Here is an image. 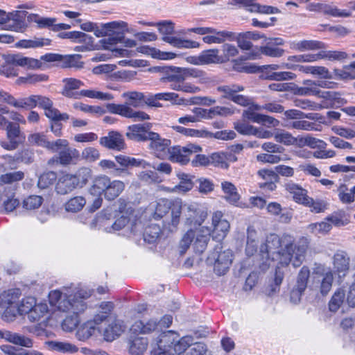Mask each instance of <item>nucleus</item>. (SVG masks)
<instances>
[{"instance_id":"nucleus-14","label":"nucleus","mask_w":355,"mask_h":355,"mask_svg":"<svg viewBox=\"0 0 355 355\" xmlns=\"http://www.w3.org/2000/svg\"><path fill=\"white\" fill-rule=\"evenodd\" d=\"M36 106L44 110V114L48 119H57L59 116L61 119H67V113H60V112L53 107V101L48 97L35 95Z\"/></svg>"},{"instance_id":"nucleus-50","label":"nucleus","mask_w":355,"mask_h":355,"mask_svg":"<svg viewBox=\"0 0 355 355\" xmlns=\"http://www.w3.org/2000/svg\"><path fill=\"white\" fill-rule=\"evenodd\" d=\"M43 202V198L37 195H31L26 198L22 202L23 207L27 210L38 209Z\"/></svg>"},{"instance_id":"nucleus-29","label":"nucleus","mask_w":355,"mask_h":355,"mask_svg":"<svg viewBox=\"0 0 355 355\" xmlns=\"http://www.w3.org/2000/svg\"><path fill=\"white\" fill-rule=\"evenodd\" d=\"M80 153L77 149L68 146L59 152L57 159L60 164L66 166L70 164L73 159H78Z\"/></svg>"},{"instance_id":"nucleus-35","label":"nucleus","mask_w":355,"mask_h":355,"mask_svg":"<svg viewBox=\"0 0 355 355\" xmlns=\"http://www.w3.org/2000/svg\"><path fill=\"white\" fill-rule=\"evenodd\" d=\"M46 344L50 349L59 352L74 353L78 349L76 345L66 342L51 340L46 342Z\"/></svg>"},{"instance_id":"nucleus-40","label":"nucleus","mask_w":355,"mask_h":355,"mask_svg":"<svg viewBox=\"0 0 355 355\" xmlns=\"http://www.w3.org/2000/svg\"><path fill=\"white\" fill-rule=\"evenodd\" d=\"M57 179V173L53 171H48L42 173L38 179L37 186L40 189H44L54 184Z\"/></svg>"},{"instance_id":"nucleus-33","label":"nucleus","mask_w":355,"mask_h":355,"mask_svg":"<svg viewBox=\"0 0 355 355\" xmlns=\"http://www.w3.org/2000/svg\"><path fill=\"white\" fill-rule=\"evenodd\" d=\"M147 346V338L136 337L130 343L129 352L131 355H141L146 350Z\"/></svg>"},{"instance_id":"nucleus-13","label":"nucleus","mask_w":355,"mask_h":355,"mask_svg":"<svg viewBox=\"0 0 355 355\" xmlns=\"http://www.w3.org/2000/svg\"><path fill=\"white\" fill-rule=\"evenodd\" d=\"M100 144L110 150H122L125 148L123 135L117 131H110L108 135L102 137L99 140Z\"/></svg>"},{"instance_id":"nucleus-11","label":"nucleus","mask_w":355,"mask_h":355,"mask_svg":"<svg viewBox=\"0 0 355 355\" xmlns=\"http://www.w3.org/2000/svg\"><path fill=\"white\" fill-rule=\"evenodd\" d=\"M107 111L112 114H119L123 117L133 119L134 121H144L150 119V116L142 111H135L128 105H115V103L106 105Z\"/></svg>"},{"instance_id":"nucleus-62","label":"nucleus","mask_w":355,"mask_h":355,"mask_svg":"<svg viewBox=\"0 0 355 355\" xmlns=\"http://www.w3.org/2000/svg\"><path fill=\"white\" fill-rule=\"evenodd\" d=\"M81 157L87 162H94L100 158V153L94 147H87L83 150Z\"/></svg>"},{"instance_id":"nucleus-20","label":"nucleus","mask_w":355,"mask_h":355,"mask_svg":"<svg viewBox=\"0 0 355 355\" xmlns=\"http://www.w3.org/2000/svg\"><path fill=\"white\" fill-rule=\"evenodd\" d=\"M157 320L150 319L146 322L142 320L136 321L131 327L130 330L135 334H150L158 330Z\"/></svg>"},{"instance_id":"nucleus-42","label":"nucleus","mask_w":355,"mask_h":355,"mask_svg":"<svg viewBox=\"0 0 355 355\" xmlns=\"http://www.w3.org/2000/svg\"><path fill=\"white\" fill-rule=\"evenodd\" d=\"M9 15V22L12 21V24L8 25L10 28L17 30L21 28V24L23 23L26 12L25 11H14L8 13Z\"/></svg>"},{"instance_id":"nucleus-37","label":"nucleus","mask_w":355,"mask_h":355,"mask_svg":"<svg viewBox=\"0 0 355 355\" xmlns=\"http://www.w3.org/2000/svg\"><path fill=\"white\" fill-rule=\"evenodd\" d=\"M222 189L226 194L225 199L232 204L238 202L240 196L236 191V187L230 182H222Z\"/></svg>"},{"instance_id":"nucleus-5","label":"nucleus","mask_w":355,"mask_h":355,"mask_svg":"<svg viewBox=\"0 0 355 355\" xmlns=\"http://www.w3.org/2000/svg\"><path fill=\"white\" fill-rule=\"evenodd\" d=\"M159 31L164 35L162 40L177 48L193 49L199 47L198 42L188 40L169 36L174 32V24L170 21H164L157 24Z\"/></svg>"},{"instance_id":"nucleus-56","label":"nucleus","mask_w":355,"mask_h":355,"mask_svg":"<svg viewBox=\"0 0 355 355\" xmlns=\"http://www.w3.org/2000/svg\"><path fill=\"white\" fill-rule=\"evenodd\" d=\"M295 74L290 71L272 72L266 73L265 79L270 80H287L295 78Z\"/></svg>"},{"instance_id":"nucleus-7","label":"nucleus","mask_w":355,"mask_h":355,"mask_svg":"<svg viewBox=\"0 0 355 355\" xmlns=\"http://www.w3.org/2000/svg\"><path fill=\"white\" fill-rule=\"evenodd\" d=\"M152 123H144L134 124L128 127L125 136L128 139L135 141H146L157 137V133L150 131Z\"/></svg>"},{"instance_id":"nucleus-34","label":"nucleus","mask_w":355,"mask_h":355,"mask_svg":"<svg viewBox=\"0 0 355 355\" xmlns=\"http://www.w3.org/2000/svg\"><path fill=\"white\" fill-rule=\"evenodd\" d=\"M326 220L327 221L311 223L309 225L308 229L311 233L315 234H325L329 232L332 227L331 223L333 222V216H328Z\"/></svg>"},{"instance_id":"nucleus-59","label":"nucleus","mask_w":355,"mask_h":355,"mask_svg":"<svg viewBox=\"0 0 355 355\" xmlns=\"http://www.w3.org/2000/svg\"><path fill=\"white\" fill-rule=\"evenodd\" d=\"M295 48L300 51L320 49L322 48V44L315 40H302L296 43Z\"/></svg>"},{"instance_id":"nucleus-51","label":"nucleus","mask_w":355,"mask_h":355,"mask_svg":"<svg viewBox=\"0 0 355 355\" xmlns=\"http://www.w3.org/2000/svg\"><path fill=\"white\" fill-rule=\"evenodd\" d=\"M86 203L83 197L76 196L71 198L66 204L65 209L67 211L77 212L80 211Z\"/></svg>"},{"instance_id":"nucleus-9","label":"nucleus","mask_w":355,"mask_h":355,"mask_svg":"<svg viewBox=\"0 0 355 355\" xmlns=\"http://www.w3.org/2000/svg\"><path fill=\"white\" fill-rule=\"evenodd\" d=\"M201 151L202 148L200 146L193 144H187L184 147L176 146L171 148L168 158L173 162L184 165L189 162V157L192 153Z\"/></svg>"},{"instance_id":"nucleus-17","label":"nucleus","mask_w":355,"mask_h":355,"mask_svg":"<svg viewBox=\"0 0 355 355\" xmlns=\"http://www.w3.org/2000/svg\"><path fill=\"white\" fill-rule=\"evenodd\" d=\"M6 62L13 64L15 66L26 67L30 69H36L41 67V62L34 58L24 57L19 54L8 55Z\"/></svg>"},{"instance_id":"nucleus-25","label":"nucleus","mask_w":355,"mask_h":355,"mask_svg":"<svg viewBox=\"0 0 355 355\" xmlns=\"http://www.w3.org/2000/svg\"><path fill=\"white\" fill-rule=\"evenodd\" d=\"M51 43V40L49 38L34 37L30 40H21L16 44V46L25 49L40 48L44 46H49Z\"/></svg>"},{"instance_id":"nucleus-3","label":"nucleus","mask_w":355,"mask_h":355,"mask_svg":"<svg viewBox=\"0 0 355 355\" xmlns=\"http://www.w3.org/2000/svg\"><path fill=\"white\" fill-rule=\"evenodd\" d=\"M157 70L163 76L160 78L162 83H170V87L175 91L194 94L199 91V88L193 85L185 83L183 67L175 66H159Z\"/></svg>"},{"instance_id":"nucleus-63","label":"nucleus","mask_w":355,"mask_h":355,"mask_svg":"<svg viewBox=\"0 0 355 355\" xmlns=\"http://www.w3.org/2000/svg\"><path fill=\"white\" fill-rule=\"evenodd\" d=\"M206 352L207 346L205 343L193 342L183 355H204Z\"/></svg>"},{"instance_id":"nucleus-24","label":"nucleus","mask_w":355,"mask_h":355,"mask_svg":"<svg viewBox=\"0 0 355 355\" xmlns=\"http://www.w3.org/2000/svg\"><path fill=\"white\" fill-rule=\"evenodd\" d=\"M284 273L277 266L275 269V276L272 282L265 289V293L268 296H272L280 291V286L283 282Z\"/></svg>"},{"instance_id":"nucleus-12","label":"nucleus","mask_w":355,"mask_h":355,"mask_svg":"<svg viewBox=\"0 0 355 355\" xmlns=\"http://www.w3.org/2000/svg\"><path fill=\"white\" fill-rule=\"evenodd\" d=\"M232 5H239L245 7L251 12H259L261 14H275L279 12V10L273 6L261 5L256 2V0H231Z\"/></svg>"},{"instance_id":"nucleus-41","label":"nucleus","mask_w":355,"mask_h":355,"mask_svg":"<svg viewBox=\"0 0 355 355\" xmlns=\"http://www.w3.org/2000/svg\"><path fill=\"white\" fill-rule=\"evenodd\" d=\"M24 178V173L20 171L6 173L0 176V184H12L21 180Z\"/></svg>"},{"instance_id":"nucleus-53","label":"nucleus","mask_w":355,"mask_h":355,"mask_svg":"<svg viewBox=\"0 0 355 355\" xmlns=\"http://www.w3.org/2000/svg\"><path fill=\"white\" fill-rule=\"evenodd\" d=\"M14 159L17 162L31 164L34 160V150L29 148H24L15 155Z\"/></svg>"},{"instance_id":"nucleus-57","label":"nucleus","mask_w":355,"mask_h":355,"mask_svg":"<svg viewBox=\"0 0 355 355\" xmlns=\"http://www.w3.org/2000/svg\"><path fill=\"white\" fill-rule=\"evenodd\" d=\"M172 202L168 200H162L157 203L154 214L155 219L163 218L171 209Z\"/></svg>"},{"instance_id":"nucleus-45","label":"nucleus","mask_w":355,"mask_h":355,"mask_svg":"<svg viewBox=\"0 0 355 355\" xmlns=\"http://www.w3.org/2000/svg\"><path fill=\"white\" fill-rule=\"evenodd\" d=\"M17 108H25L26 110L32 109L36 107L35 95H31L28 98L16 100L12 96L10 104Z\"/></svg>"},{"instance_id":"nucleus-32","label":"nucleus","mask_w":355,"mask_h":355,"mask_svg":"<svg viewBox=\"0 0 355 355\" xmlns=\"http://www.w3.org/2000/svg\"><path fill=\"white\" fill-rule=\"evenodd\" d=\"M17 300L18 292L10 290L0 295V306L6 310L15 308V306L18 304Z\"/></svg>"},{"instance_id":"nucleus-39","label":"nucleus","mask_w":355,"mask_h":355,"mask_svg":"<svg viewBox=\"0 0 355 355\" xmlns=\"http://www.w3.org/2000/svg\"><path fill=\"white\" fill-rule=\"evenodd\" d=\"M37 305L35 297H26L21 300L20 304H16L15 308H17L19 314L26 315Z\"/></svg>"},{"instance_id":"nucleus-31","label":"nucleus","mask_w":355,"mask_h":355,"mask_svg":"<svg viewBox=\"0 0 355 355\" xmlns=\"http://www.w3.org/2000/svg\"><path fill=\"white\" fill-rule=\"evenodd\" d=\"M124 188L125 185L123 182L119 180L110 181V184H109L104 193V196L108 200H113L120 195Z\"/></svg>"},{"instance_id":"nucleus-55","label":"nucleus","mask_w":355,"mask_h":355,"mask_svg":"<svg viewBox=\"0 0 355 355\" xmlns=\"http://www.w3.org/2000/svg\"><path fill=\"white\" fill-rule=\"evenodd\" d=\"M310 276V270L309 268L307 266H303L297 277V282L295 286L299 287L300 289H304L306 290L307 287V282L308 279Z\"/></svg>"},{"instance_id":"nucleus-2","label":"nucleus","mask_w":355,"mask_h":355,"mask_svg":"<svg viewBox=\"0 0 355 355\" xmlns=\"http://www.w3.org/2000/svg\"><path fill=\"white\" fill-rule=\"evenodd\" d=\"M63 290L64 292L55 290L49 293V302L52 305L56 306L60 311L75 310L78 313L87 309L85 296L80 291L73 295L68 288H64Z\"/></svg>"},{"instance_id":"nucleus-46","label":"nucleus","mask_w":355,"mask_h":355,"mask_svg":"<svg viewBox=\"0 0 355 355\" xmlns=\"http://www.w3.org/2000/svg\"><path fill=\"white\" fill-rule=\"evenodd\" d=\"M28 142L32 146L47 148L49 140L42 132H35L28 135Z\"/></svg>"},{"instance_id":"nucleus-28","label":"nucleus","mask_w":355,"mask_h":355,"mask_svg":"<svg viewBox=\"0 0 355 355\" xmlns=\"http://www.w3.org/2000/svg\"><path fill=\"white\" fill-rule=\"evenodd\" d=\"M109 184H110V179L107 176H98L93 182L90 193L94 196H100L105 192Z\"/></svg>"},{"instance_id":"nucleus-10","label":"nucleus","mask_w":355,"mask_h":355,"mask_svg":"<svg viewBox=\"0 0 355 355\" xmlns=\"http://www.w3.org/2000/svg\"><path fill=\"white\" fill-rule=\"evenodd\" d=\"M350 258L343 250H338L334 254V281L336 279L340 284L343 282L349 271Z\"/></svg>"},{"instance_id":"nucleus-49","label":"nucleus","mask_w":355,"mask_h":355,"mask_svg":"<svg viewBox=\"0 0 355 355\" xmlns=\"http://www.w3.org/2000/svg\"><path fill=\"white\" fill-rule=\"evenodd\" d=\"M81 55L79 54L63 55L62 67L82 68L84 63L80 61Z\"/></svg>"},{"instance_id":"nucleus-8","label":"nucleus","mask_w":355,"mask_h":355,"mask_svg":"<svg viewBox=\"0 0 355 355\" xmlns=\"http://www.w3.org/2000/svg\"><path fill=\"white\" fill-rule=\"evenodd\" d=\"M217 91L222 94V98L232 101L234 103L241 105L248 106L250 105V99L241 94H237L238 92L244 90L242 85H220L216 88Z\"/></svg>"},{"instance_id":"nucleus-54","label":"nucleus","mask_w":355,"mask_h":355,"mask_svg":"<svg viewBox=\"0 0 355 355\" xmlns=\"http://www.w3.org/2000/svg\"><path fill=\"white\" fill-rule=\"evenodd\" d=\"M48 311V307L45 304H39L35 306L30 312L26 315L28 318L31 322L39 320L43 315Z\"/></svg>"},{"instance_id":"nucleus-48","label":"nucleus","mask_w":355,"mask_h":355,"mask_svg":"<svg viewBox=\"0 0 355 355\" xmlns=\"http://www.w3.org/2000/svg\"><path fill=\"white\" fill-rule=\"evenodd\" d=\"M57 36L60 39H70L73 41L78 40L84 42L92 38L86 33L80 31L62 32L59 33Z\"/></svg>"},{"instance_id":"nucleus-4","label":"nucleus","mask_w":355,"mask_h":355,"mask_svg":"<svg viewBox=\"0 0 355 355\" xmlns=\"http://www.w3.org/2000/svg\"><path fill=\"white\" fill-rule=\"evenodd\" d=\"M232 252L230 250L222 251V246L218 244L207 257V261H214V270L219 276L225 275L232 262Z\"/></svg>"},{"instance_id":"nucleus-6","label":"nucleus","mask_w":355,"mask_h":355,"mask_svg":"<svg viewBox=\"0 0 355 355\" xmlns=\"http://www.w3.org/2000/svg\"><path fill=\"white\" fill-rule=\"evenodd\" d=\"M178 335L173 331L164 332L160 338V343H164V347L173 348L178 354H185L189 345L194 341L191 336H183L178 340H176Z\"/></svg>"},{"instance_id":"nucleus-21","label":"nucleus","mask_w":355,"mask_h":355,"mask_svg":"<svg viewBox=\"0 0 355 355\" xmlns=\"http://www.w3.org/2000/svg\"><path fill=\"white\" fill-rule=\"evenodd\" d=\"M123 322L115 319L104 329L103 336L107 341H112L124 331Z\"/></svg>"},{"instance_id":"nucleus-43","label":"nucleus","mask_w":355,"mask_h":355,"mask_svg":"<svg viewBox=\"0 0 355 355\" xmlns=\"http://www.w3.org/2000/svg\"><path fill=\"white\" fill-rule=\"evenodd\" d=\"M95 331V325L94 322L88 320L84 323L77 331L76 336L80 340L88 339Z\"/></svg>"},{"instance_id":"nucleus-1","label":"nucleus","mask_w":355,"mask_h":355,"mask_svg":"<svg viewBox=\"0 0 355 355\" xmlns=\"http://www.w3.org/2000/svg\"><path fill=\"white\" fill-rule=\"evenodd\" d=\"M309 241L302 236L297 241L289 234L284 233L282 236L270 234L267 236L266 243L261 245L260 251L266 254V258L272 261L278 260L282 266H286L290 263L294 268H297L302 263Z\"/></svg>"},{"instance_id":"nucleus-18","label":"nucleus","mask_w":355,"mask_h":355,"mask_svg":"<svg viewBox=\"0 0 355 355\" xmlns=\"http://www.w3.org/2000/svg\"><path fill=\"white\" fill-rule=\"evenodd\" d=\"M122 97L125 98L124 104H115V105H128V107L141 108L145 106V96L139 92H127L122 94Z\"/></svg>"},{"instance_id":"nucleus-44","label":"nucleus","mask_w":355,"mask_h":355,"mask_svg":"<svg viewBox=\"0 0 355 355\" xmlns=\"http://www.w3.org/2000/svg\"><path fill=\"white\" fill-rule=\"evenodd\" d=\"M178 177L180 182L179 184L173 188L174 191H182L184 193L190 191L193 188V184L189 175L183 173H178Z\"/></svg>"},{"instance_id":"nucleus-16","label":"nucleus","mask_w":355,"mask_h":355,"mask_svg":"<svg viewBox=\"0 0 355 355\" xmlns=\"http://www.w3.org/2000/svg\"><path fill=\"white\" fill-rule=\"evenodd\" d=\"M78 187L76 178L71 174H65L58 179L55 185V190L58 194L65 195L71 192Z\"/></svg>"},{"instance_id":"nucleus-26","label":"nucleus","mask_w":355,"mask_h":355,"mask_svg":"<svg viewBox=\"0 0 355 355\" xmlns=\"http://www.w3.org/2000/svg\"><path fill=\"white\" fill-rule=\"evenodd\" d=\"M2 126L6 127V133L8 139L10 141H17L18 144L22 143L25 139V135L20 130L18 123L8 122Z\"/></svg>"},{"instance_id":"nucleus-60","label":"nucleus","mask_w":355,"mask_h":355,"mask_svg":"<svg viewBox=\"0 0 355 355\" xmlns=\"http://www.w3.org/2000/svg\"><path fill=\"white\" fill-rule=\"evenodd\" d=\"M333 284V272L329 271L324 277H322L320 286V293L325 296L331 290Z\"/></svg>"},{"instance_id":"nucleus-61","label":"nucleus","mask_w":355,"mask_h":355,"mask_svg":"<svg viewBox=\"0 0 355 355\" xmlns=\"http://www.w3.org/2000/svg\"><path fill=\"white\" fill-rule=\"evenodd\" d=\"M116 162L122 166H139L142 165L143 160L137 159L125 155H118L115 157Z\"/></svg>"},{"instance_id":"nucleus-19","label":"nucleus","mask_w":355,"mask_h":355,"mask_svg":"<svg viewBox=\"0 0 355 355\" xmlns=\"http://www.w3.org/2000/svg\"><path fill=\"white\" fill-rule=\"evenodd\" d=\"M285 189L292 194L293 200L297 203L305 205L306 200L310 198L307 196V191L295 183L291 182L286 183Z\"/></svg>"},{"instance_id":"nucleus-15","label":"nucleus","mask_w":355,"mask_h":355,"mask_svg":"<svg viewBox=\"0 0 355 355\" xmlns=\"http://www.w3.org/2000/svg\"><path fill=\"white\" fill-rule=\"evenodd\" d=\"M149 140L151 141L150 147L154 150L157 157L162 159L168 157L171 150V148H169L171 140L162 139L158 133L156 138L150 139Z\"/></svg>"},{"instance_id":"nucleus-36","label":"nucleus","mask_w":355,"mask_h":355,"mask_svg":"<svg viewBox=\"0 0 355 355\" xmlns=\"http://www.w3.org/2000/svg\"><path fill=\"white\" fill-rule=\"evenodd\" d=\"M29 21H33L37 24L39 28H49L53 31L55 23L57 19L54 17H43L38 15H29L28 17Z\"/></svg>"},{"instance_id":"nucleus-22","label":"nucleus","mask_w":355,"mask_h":355,"mask_svg":"<svg viewBox=\"0 0 355 355\" xmlns=\"http://www.w3.org/2000/svg\"><path fill=\"white\" fill-rule=\"evenodd\" d=\"M64 82L65 84L62 92V95L67 98L78 99L79 92L75 90L83 85V82L76 78H66Z\"/></svg>"},{"instance_id":"nucleus-23","label":"nucleus","mask_w":355,"mask_h":355,"mask_svg":"<svg viewBox=\"0 0 355 355\" xmlns=\"http://www.w3.org/2000/svg\"><path fill=\"white\" fill-rule=\"evenodd\" d=\"M184 207H186L187 209V213L186 214V216L187 223L191 225H200L206 217V214L204 212L198 210L195 205H184Z\"/></svg>"},{"instance_id":"nucleus-38","label":"nucleus","mask_w":355,"mask_h":355,"mask_svg":"<svg viewBox=\"0 0 355 355\" xmlns=\"http://www.w3.org/2000/svg\"><path fill=\"white\" fill-rule=\"evenodd\" d=\"M161 234V229L158 225L150 224L148 225L144 232L145 241L152 243L156 241Z\"/></svg>"},{"instance_id":"nucleus-47","label":"nucleus","mask_w":355,"mask_h":355,"mask_svg":"<svg viewBox=\"0 0 355 355\" xmlns=\"http://www.w3.org/2000/svg\"><path fill=\"white\" fill-rule=\"evenodd\" d=\"M92 170L88 167L80 168L73 175L77 180V185L82 187L92 178Z\"/></svg>"},{"instance_id":"nucleus-30","label":"nucleus","mask_w":355,"mask_h":355,"mask_svg":"<svg viewBox=\"0 0 355 355\" xmlns=\"http://www.w3.org/2000/svg\"><path fill=\"white\" fill-rule=\"evenodd\" d=\"M74 311L75 310H69L68 312H71L72 314L67 315L62 323V329L65 331L71 332L73 331L78 327L79 323L80 322L79 315L84 311L76 313Z\"/></svg>"},{"instance_id":"nucleus-64","label":"nucleus","mask_w":355,"mask_h":355,"mask_svg":"<svg viewBox=\"0 0 355 355\" xmlns=\"http://www.w3.org/2000/svg\"><path fill=\"white\" fill-rule=\"evenodd\" d=\"M196 239L193 242V246L196 252L202 253L205 250L209 236L208 235L198 234L196 235Z\"/></svg>"},{"instance_id":"nucleus-52","label":"nucleus","mask_w":355,"mask_h":355,"mask_svg":"<svg viewBox=\"0 0 355 355\" xmlns=\"http://www.w3.org/2000/svg\"><path fill=\"white\" fill-rule=\"evenodd\" d=\"M15 189L12 187L11 191L5 195L3 199V207L6 211H12L19 205V200L15 198Z\"/></svg>"},{"instance_id":"nucleus-58","label":"nucleus","mask_w":355,"mask_h":355,"mask_svg":"<svg viewBox=\"0 0 355 355\" xmlns=\"http://www.w3.org/2000/svg\"><path fill=\"white\" fill-rule=\"evenodd\" d=\"M195 236L196 233L191 230L187 231V233L184 234L179 245L180 253L181 255L184 254L186 252L187 249L189 248L191 242L193 241Z\"/></svg>"},{"instance_id":"nucleus-27","label":"nucleus","mask_w":355,"mask_h":355,"mask_svg":"<svg viewBox=\"0 0 355 355\" xmlns=\"http://www.w3.org/2000/svg\"><path fill=\"white\" fill-rule=\"evenodd\" d=\"M202 64H219L224 62V59L219 55L218 49H211L203 51L200 53Z\"/></svg>"}]
</instances>
